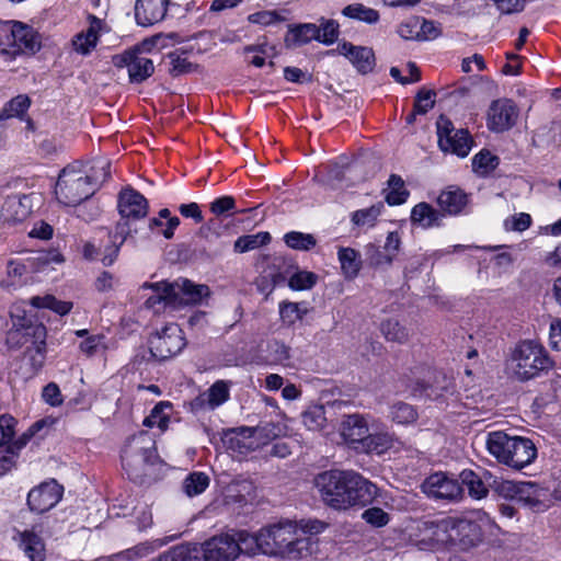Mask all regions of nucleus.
Instances as JSON below:
<instances>
[{"mask_svg": "<svg viewBox=\"0 0 561 561\" xmlns=\"http://www.w3.org/2000/svg\"><path fill=\"white\" fill-rule=\"evenodd\" d=\"M514 374L520 381H527L548 371L553 362L546 350L535 341L520 342L513 352Z\"/></svg>", "mask_w": 561, "mask_h": 561, "instance_id": "obj_6", "label": "nucleus"}, {"mask_svg": "<svg viewBox=\"0 0 561 561\" xmlns=\"http://www.w3.org/2000/svg\"><path fill=\"white\" fill-rule=\"evenodd\" d=\"M202 561H236L239 557V548L232 533L213 536L199 547Z\"/></svg>", "mask_w": 561, "mask_h": 561, "instance_id": "obj_10", "label": "nucleus"}, {"mask_svg": "<svg viewBox=\"0 0 561 561\" xmlns=\"http://www.w3.org/2000/svg\"><path fill=\"white\" fill-rule=\"evenodd\" d=\"M471 146L472 138L466 129H458L451 135V138L440 139V149L443 151L455 153L461 158L469 154Z\"/></svg>", "mask_w": 561, "mask_h": 561, "instance_id": "obj_33", "label": "nucleus"}, {"mask_svg": "<svg viewBox=\"0 0 561 561\" xmlns=\"http://www.w3.org/2000/svg\"><path fill=\"white\" fill-rule=\"evenodd\" d=\"M366 255L368 264L374 267L389 266L393 261V254L381 251L380 248L375 244H368L366 247Z\"/></svg>", "mask_w": 561, "mask_h": 561, "instance_id": "obj_58", "label": "nucleus"}, {"mask_svg": "<svg viewBox=\"0 0 561 561\" xmlns=\"http://www.w3.org/2000/svg\"><path fill=\"white\" fill-rule=\"evenodd\" d=\"M267 358L271 364L287 365L290 359V347L284 342L273 340L267 344Z\"/></svg>", "mask_w": 561, "mask_h": 561, "instance_id": "obj_51", "label": "nucleus"}, {"mask_svg": "<svg viewBox=\"0 0 561 561\" xmlns=\"http://www.w3.org/2000/svg\"><path fill=\"white\" fill-rule=\"evenodd\" d=\"M337 257L344 277L346 279H354L362 267L359 253L352 248H340L337 251Z\"/></svg>", "mask_w": 561, "mask_h": 561, "instance_id": "obj_37", "label": "nucleus"}, {"mask_svg": "<svg viewBox=\"0 0 561 561\" xmlns=\"http://www.w3.org/2000/svg\"><path fill=\"white\" fill-rule=\"evenodd\" d=\"M420 18L412 16L398 26V34L407 41H417L420 37Z\"/></svg>", "mask_w": 561, "mask_h": 561, "instance_id": "obj_64", "label": "nucleus"}, {"mask_svg": "<svg viewBox=\"0 0 561 561\" xmlns=\"http://www.w3.org/2000/svg\"><path fill=\"white\" fill-rule=\"evenodd\" d=\"M500 163L499 157L488 150H482L472 159L473 170L480 175H488L496 169Z\"/></svg>", "mask_w": 561, "mask_h": 561, "instance_id": "obj_50", "label": "nucleus"}, {"mask_svg": "<svg viewBox=\"0 0 561 561\" xmlns=\"http://www.w3.org/2000/svg\"><path fill=\"white\" fill-rule=\"evenodd\" d=\"M16 21H0V54L11 55L12 43H14V28Z\"/></svg>", "mask_w": 561, "mask_h": 561, "instance_id": "obj_57", "label": "nucleus"}, {"mask_svg": "<svg viewBox=\"0 0 561 561\" xmlns=\"http://www.w3.org/2000/svg\"><path fill=\"white\" fill-rule=\"evenodd\" d=\"M230 397L229 385L225 380H217L210 388L197 396L192 407L194 410H215L228 401Z\"/></svg>", "mask_w": 561, "mask_h": 561, "instance_id": "obj_24", "label": "nucleus"}, {"mask_svg": "<svg viewBox=\"0 0 561 561\" xmlns=\"http://www.w3.org/2000/svg\"><path fill=\"white\" fill-rule=\"evenodd\" d=\"M314 486L325 505L345 511L369 504L377 492L376 485L353 470H328L316 476Z\"/></svg>", "mask_w": 561, "mask_h": 561, "instance_id": "obj_1", "label": "nucleus"}, {"mask_svg": "<svg viewBox=\"0 0 561 561\" xmlns=\"http://www.w3.org/2000/svg\"><path fill=\"white\" fill-rule=\"evenodd\" d=\"M185 344L182 330L171 324L150 339V354L158 360H165L179 354Z\"/></svg>", "mask_w": 561, "mask_h": 561, "instance_id": "obj_9", "label": "nucleus"}, {"mask_svg": "<svg viewBox=\"0 0 561 561\" xmlns=\"http://www.w3.org/2000/svg\"><path fill=\"white\" fill-rule=\"evenodd\" d=\"M447 523V541L455 548L468 551L482 542L483 530L478 522L468 518H450Z\"/></svg>", "mask_w": 561, "mask_h": 561, "instance_id": "obj_8", "label": "nucleus"}, {"mask_svg": "<svg viewBox=\"0 0 561 561\" xmlns=\"http://www.w3.org/2000/svg\"><path fill=\"white\" fill-rule=\"evenodd\" d=\"M13 540L30 561H45L46 549L43 539L34 530H16Z\"/></svg>", "mask_w": 561, "mask_h": 561, "instance_id": "obj_26", "label": "nucleus"}, {"mask_svg": "<svg viewBox=\"0 0 561 561\" xmlns=\"http://www.w3.org/2000/svg\"><path fill=\"white\" fill-rule=\"evenodd\" d=\"M170 0H136L135 19L138 25L150 26L162 21Z\"/></svg>", "mask_w": 561, "mask_h": 561, "instance_id": "obj_22", "label": "nucleus"}, {"mask_svg": "<svg viewBox=\"0 0 561 561\" xmlns=\"http://www.w3.org/2000/svg\"><path fill=\"white\" fill-rule=\"evenodd\" d=\"M422 491L432 499L456 501L462 496L463 489L458 480L446 473L435 472L427 477L421 485Z\"/></svg>", "mask_w": 561, "mask_h": 561, "instance_id": "obj_11", "label": "nucleus"}, {"mask_svg": "<svg viewBox=\"0 0 561 561\" xmlns=\"http://www.w3.org/2000/svg\"><path fill=\"white\" fill-rule=\"evenodd\" d=\"M164 408H171L169 402H159L153 407L150 414L144 420V425L153 427L157 425L160 430L164 431L168 427L169 417L163 414Z\"/></svg>", "mask_w": 561, "mask_h": 561, "instance_id": "obj_55", "label": "nucleus"}, {"mask_svg": "<svg viewBox=\"0 0 561 561\" xmlns=\"http://www.w3.org/2000/svg\"><path fill=\"white\" fill-rule=\"evenodd\" d=\"M286 18L283 16L278 11L276 10H264V11H257L248 16V21L252 24H259V25H271L277 22L285 21Z\"/></svg>", "mask_w": 561, "mask_h": 561, "instance_id": "obj_61", "label": "nucleus"}, {"mask_svg": "<svg viewBox=\"0 0 561 561\" xmlns=\"http://www.w3.org/2000/svg\"><path fill=\"white\" fill-rule=\"evenodd\" d=\"M335 51L345 56L362 75L371 72L376 65L375 53L370 47L356 46L350 42H343L337 45L336 49H332L328 54L333 55Z\"/></svg>", "mask_w": 561, "mask_h": 561, "instance_id": "obj_17", "label": "nucleus"}, {"mask_svg": "<svg viewBox=\"0 0 561 561\" xmlns=\"http://www.w3.org/2000/svg\"><path fill=\"white\" fill-rule=\"evenodd\" d=\"M285 244L294 250L309 251L317 244V239L311 233L290 231L284 236Z\"/></svg>", "mask_w": 561, "mask_h": 561, "instance_id": "obj_45", "label": "nucleus"}, {"mask_svg": "<svg viewBox=\"0 0 561 561\" xmlns=\"http://www.w3.org/2000/svg\"><path fill=\"white\" fill-rule=\"evenodd\" d=\"M60 499L61 486L55 481L45 482L28 492L27 505L32 512L42 514L53 508Z\"/></svg>", "mask_w": 561, "mask_h": 561, "instance_id": "obj_18", "label": "nucleus"}, {"mask_svg": "<svg viewBox=\"0 0 561 561\" xmlns=\"http://www.w3.org/2000/svg\"><path fill=\"white\" fill-rule=\"evenodd\" d=\"M209 485V477L204 472H192L183 481V491L190 497L203 493Z\"/></svg>", "mask_w": 561, "mask_h": 561, "instance_id": "obj_47", "label": "nucleus"}, {"mask_svg": "<svg viewBox=\"0 0 561 561\" xmlns=\"http://www.w3.org/2000/svg\"><path fill=\"white\" fill-rule=\"evenodd\" d=\"M369 433L368 420L359 413L344 415L341 423V435L345 444L359 453Z\"/></svg>", "mask_w": 561, "mask_h": 561, "instance_id": "obj_15", "label": "nucleus"}, {"mask_svg": "<svg viewBox=\"0 0 561 561\" xmlns=\"http://www.w3.org/2000/svg\"><path fill=\"white\" fill-rule=\"evenodd\" d=\"M117 210L119 220L115 225L116 236H121L122 240L134 239L139 230L138 222L149 211L147 198L131 186L123 187L117 195Z\"/></svg>", "mask_w": 561, "mask_h": 561, "instance_id": "obj_4", "label": "nucleus"}, {"mask_svg": "<svg viewBox=\"0 0 561 561\" xmlns=\"http://www.w3.org/2000/svg\"><path fill=\"white\" fill-rule=\"evenodd\" d=\"M110 238L111 244L105 247L103 256L101 259L103 265L105 266H110L115 262L119 253L121 247L127 241L122 240L121 236H116V228H114L113 232H110Z\"/></svg>", "mask_w": 561, "mask_h": 561, "instance_id": "obj_59", "label": "nucleus"}, {"mask_svg": "<svg viewBox=\"0 0 561 561\" xmlns=\"http://www.w3.org/2000/svg\"><path fill=\"white\" fill-rule=\"evenodd\" d=\"M390 416L398 424H410L416 421L415 409L405 402H397L391 407Z\"/></svg>", "mask_w": 561, "mask_h": 561, "instance_id": "obj_52", "label": "nucleus"}, {"mask_svg": "<svg viewBox=\"0 0 561 561\" xmlns=\"http://www.w3.org/2000/svg\"><path fill=\"white\" fill-rule=\"evenodd\" d=\"M443 214L430 204L419 203L412 208L411 221L424 229L440 226Z\"/></svg>", "mask_w": 561, "mask_h": 561, "instance_id": "obj_32", "label": "nucleus"}, {"mask_svg": "<svg viewBox=\"0 0 561 561\" xmlns=\"http://www.w3.org/2000/svg\"><path fill=\"white\" fill-rule=\"evenodd\" d=\"M393 446V437L387 432L368 433L359 454L381 455Z\"/></svg>", "mask_w": 561, "mask_h": 561, "instance_id": "obj_38", "label": "nucleus"}, {"mask_svg": "<svg viewBox=\"0 0 561 561\" xmlns=\"http://www.w3.org/2000/svg\"><path fill=\"white\" fill-rule=\"evenodd\" d=\"M320 24L319 27V39L318 42L325 44V45H332L335 43L340 35V25L335 20H328L324 18H321L319 20Z\"/></svg>", "mask_w": 561, "mask_h": 561, "instance_id": "obj_53", "label": "nucleus"}, {"mask_svg": "<svg viewBox=\"0 0 561 561\" xmlns=\"http://www.w3.org/2000/svg\"><path fill=\"white\" fill-rule=\"evenodd\" d=\"M485 445L500 462L516 470L531 463L537 456V449L529 438L511 437L501 431L489 433Z\"/></svg>", "mask_w": 561, "mask_h": 561, "instance_id": "obj_3", "label": "nucleus"}, {"mask_svg": "<svg viewBox=\"0 0 561 561\" xmlns=\"http://www.w3.org/2000/svg\"><path fill=\"white\" fill-rule=\"evenodd\" d=\"M437 203L444 213L458 215L467 205L468 197L460 188L449 186L439 194Z\"/></svg>", "mask_w": 561, "mask_h": 561, "instance_id": "obj_30", "label": "nucleus"}, {"mask_svg": "<svg viewBox=\"0 0 561 561\" xmlns=\"http://www.w3.org/2000/svg\"><path fill=\"white\" fill-rule=\"evenodd\" d=\"M461 486L468 489L469 495L473 499L480 500L488 495L489 489L485 480L492 478L489 471L482 470L481 473L470 469H465L460 472Z\"/></svg>", "mask_w": 561, "mask_h": 561, "instance_id": "obj_28", "label": "nucleus"}, {"mask_svg": "<svg viewBox=\"0 0 561 561\" xmlns=\"http://www.w3.org/2000/svg\"><path fill=\"white\" fill-rule=\"evenodd\" d=\"M10 318L12 321V331L9 333V340H16V344H23L30 339H33V330H35L36 327L46 328L21 306L11 307Z\"/></svg>", "mask_w": 561, "mask_h": 561, "instance_id": "obj_16", "label": "nucleus"}, {"mask_svg": "<svg viewBox=\"0 0 561 561\" xmlns=\"http://www.w3.org/2000/svg\"><path fill=\"white\" fill-rule=\"evenodd\" d=\"M169 58L171 60L170 75L173 77L190 73L196 68V65L188 61L186 57H183L176 53L169 54Z\"/></svg>", "mask_w": 561, "mask_h": 561, "instance_id": "obj_62", "label": "nucleus"}, {"mask_svg": "<svg viewBox=\"0 0 561 561\" xmlns=\"http://www.w3.org/2000/svg\"><path fill=\"white\" fill-rule=\"evenodd\" d=\"M317 280L318 275L313 272L298 271L290 276L288 286L294 290H307L311 289Z\"/></svg>", "mask_w": 561, "mask_h": 561, "instance_id": "obj_54", "label": "nucleus"}, {"mask_svg": "<svg viewBox=\"0 0 561 561\" xmlns=\"http://www.w3.org/2000/svg\"><path fill=\"white\" fill-rule=\"evenodd\" d=\"M173 291L174 309L188 305H198L210 291L207 285H197L186 278H180L171 283Z\"/></svg>", "mask_w": 561, "mask_h": 561, "instance_id": "obj_19", "label": "nucleus"}, {"mask_svg": "<svg viewBox=\"0 0 561 561\" xmlns=\"http://www.w3.org/2000/svg\"><path fill=\"white\" fill-rule=\"evenodd\" d=\"M342 14L346 18L357 20L367 24H376L379 19V12L373 8H368L363 3H352L342 10Z\"/></svg>", "mask_w": 561, "mask_h": 561, "instance_id": "obj_40", "label": "nucleus"}, {"mask_svg": "<svg viewBox=\"0 0 561 561\" xmlns=\"http://www.w3.org/2000/svg\"><path fill=\"white\" fill-rule=\"evenodd\" d=\"M34 199H38V196L34 193L12 194L2 204L1 216L5 221L21 222L33 211Z\"/></svg>", "mask_w": 561, "mask_h": 561, "instance_id": "obj_20", "label": "nucleus"}, {"mask_svg": "<svg viewBox=\"0 0 561 561\" xmlns=\"http://www.w3.org/2000/svg\"><path fill=\"white\" fill-rule=\"evenodd\" d=\"M383 208V203L378 202L368 208L358 209L352 214V222L356 226L374 227Z\"/></svg>", "mask_w": 561, "mask_h": 561, "instance_id": "obj_44", "label": "nucleus"}, {"mask_svg": "<svg viewBox=\"0 0 561 561\" xmlns=\"http://www.w3.org/2000/svg\"><path fill=\"white\" fill-rule=\"evenodd\" d=\"M157 561H202L201 549L196 543H180L162 552Z\"/></svg>", "mask_w": 561, "mask_h": 561, "instance_id": "obj_31", "label": "nucleus"}, {"mask_svg": "<svg viewBox=\"0 0 561 561\" xmlns=\"http://www.w3.org/2000/svg\"><path fill=\"white\" fill-rule=\"evenodd\" d=\"M390 191L386 195V202L389 205H401L409 197V192L404 188V182L400 175L391 174L388 180Z\"/></svg>", "mask_w": 561, "mask_h": 561, "instance_id": "obj_46", "label": "nucleus"}, {"mask_svg": "<svg viewBox=\"0 0 561 561\" xmlns=\"http://www.w3.org/2000/svg\"><path fill=\"white\" fill-rule=\"evenodd\" d=\"M15 425L16 421L13 416L9 414L0 416V447L7 448V446L15 443V440H13Z\"/></svg>", "mask_w": 561, "mask_h": 561, "instance_id": "obj_56", "label": "nucleus"}, {"mask_svg": "<svg viewBox=\"0 0 561 561\" xmlns=\"http://www.w3.org/2000/svg\"><path fill=\"white\" fill-rule=\"evenodd\" d=\"M436 96V92L433 90L421 89L416 95L414 101L415 113L420 115L426 114L431 108L435 105L434 98Z\"/></svg>", "mask_w": 561, "mask_h": 561, "instance_id": "obj_63", "label": "nucleus"}, {"mask_svg": "<svg viewBox=\"0 0 561 561\" xmlns=\"http://www.w3.org/2000/svg\"><path fill=\"white\" fill-rule=\"evenodd\" d=\"M121 458L127 472L141 471L145 466L153 465L158 458L156 442L147 432L142 431L128 438Z\"/></svg>", "mask_w": 561, "mask_h": 561, "instance_id": "obj_7", "label": "nucleus"}, {"mask_svg": "<svg viewBox=\"0 0 561 561\" xmlns=\"http://www.w3.org/2000/svg\"><path fill=\"white\" fill-rule=\"evenodd\" d=\"M30 304L35 308H46L53 310L60 316L69 313L72 308V302L58 300L51 295H46L44 297H32L30 299Z\"/></svg>", "mask_w": 561, "mask_h": 561, "instance_id": "obj_43", "label": "nucleus"}, {"mask_svg": "<svg viewBox=\"0 0 561 561\" xmlns=\"http://www.w3.org/2000/svg\"><path fill=\"white\" fill-rule=\"evenodd\" d=\"M221 442L224 447L236 456H245L261 445V442L255 439L254 428L249 426L226 430Z\"/></svg>", "mask_w": 561, "mask_h": 561, "instance_id": "obj_13", "label": "nucleus"}, {"mask_svg": "<svg viewBox=\"0 0 561 561\" xmlns=\"http://www.w3.org/2000/svg\"><path fill=\"white\" fill-rule=\"evenodd\" d=\"M362 519L375 528H380L390 522V516L382 508L373 506L362 513Z\"/></svg>", "mask_w": 561, "mask_h": 561, "instance_id": "obj_60", "label": "nucleus"}, {"mask_svg": "<svg viewBox=\"0 0 561 561\" xmlns=\"http://www.w3.org/2000/svg\"><path fill=\"white\" fill-rule=\"evenodd\" d=\"M304 425L310 431H320L324 427L327 417L323 405L309 407L301 414Z\"/></svg>", "mask_w": 561, "mask_h": 561, "instance_id": "obj_49", "label": "nucleus"}, {"mask_svg": "<svg viewBox=\"0 0 561 561\" xmlns=\"http://www.w3.org/2000/svg\"><path fill=\"white\" fill-rule=\"evenodd\" d=\"M31 105V100L27 95L20 94L5 103L0 112V121H5L12 117H22Z\"/></svg>", "mask_w": 561, "mask_h": 561, "instance_id": "obj_42", "label": "nucleus"}, {"mask_svg": "<svg viewBox=\"0 0 561 561\" xmlns=\"http://www.w3.org/2000/svg\"><path fill=\"white\" fill-rule=\"evenodd\" d=\"M308 309L304 302L282 301L279 304V317L283 324L287 327L294 325L297 321L302 320Z\"/></svg>", "mask_w": 561, "mask_h": 561, "instance_id": "obj_41", "label": "nucleus"}, {"mask_svg": "<svg viewBox=\"0 0 561 561\" xmlns=\"http://www.w3.org/2000/svg\"><path fill=\"white\" fill-rule=\"evenodd\" d=\"M319 39V27L313 23H302L297 25H290L285 36L286 47L302 46L311 41Z\"/></svg>", "mask_w": 561, "mask_h": 561, "instance_id": "obj_29", "label": "nucleus"}, {"mask_svg": "<svg viewBox=\"0 0 561 561\" xmlns=\"http://www.w3.org/2000/svg\"><path fill=\"white\" fill-rule=\"evenodd\" d=\"M154 71L153 61L142 55L139 48H136L133 60L129 65L128 76L131 83H141L152 76Z\"/></svg>", "mask_w": 561, "mask_h": 561, "instance_id": "obj_35", "label": "nucleus"}, {"mask_svg": "<svg viewBox=\"0 0 561 561\" xmlns=\"http://www.w3.org/2000/svg\"><path fill=\"white\" fill-rule=\"evenodd\" d=\"M271 240L272 237L267 231H260L253 234H243L234 241L233 251L236 253L253 251L268 244Z\"/></svg>", "mask_w": 561, "mask_h": 561, "instance_id": "obj_39", "label": "nucleus"}, {"mask_svg": "<svg viewBox=\"0 0 561 561\" xmlns=\"http://www.w3.org/2000/svg\"><path fill=\"white\" fill-rule=\"evenodd\" d=\"M232 537L239 548V556L242 553L253 556L257 552L265 554V543L261 540L262 530L257 535H252L247 530H237L232 533Z\"/></svg>", "mask_w": 561, "mask_h": 561, "instance_id": "obj_34", "label": "nucleus"}, {"mask_svg": "<svg viewBox=\"0 0 561 561\" xmlns=\"http://www.w3.org/2000/svg\"><path fill=\"white\" fill-rule=\"evenodd\" d=\"M142 289H151L152 294L146 299L145 307L156 313L163 311L167 307L174 309V296L172 285L168 282L144 283Z\"/></svg>", "mask_w": 561, "mask_h": 561, "instance_id": "obj_23", "label": "nucleus"}, {"mask_svg": "<svg viewBox=\"0 0 561 561\" xmlns=\"http://www.w3.org/2000/svg\"><path fill=\"white\" fill-rule=\"evenodd\" d=\"M447 520H420L413 540L420 550H434L447 542Z\"/></svg>", "mask_w": 561, "mask_h": 561, "instance_id": "obj_12", "label": "nucleus"}, {"mask_svg": "<svg viewBox=\"0 0 561 561\" xmlns=\"http://www.w3.org/2000/svg\"><path fill=\"white\" fill-rule=\"evenodd\" d=\"M96 180V176H84L75 165H67L61 170L56 182V197L65 206H78L95 194Z\"/></svg>", "mask_w": 561, "mask_h": 561, "instance_id": "obj_5", "label": "nucleus"}, {"mask_svg": "<svg viewBox=\"0 0 561 561\" xmlns=\"http://www.w3.org/2000/svg\"><path fill=\"white\" fill-rule=\"evenodd\" d=\"M517 116L518 111L513 101L495 100L488 111V128L495 133L507 130L514 126Z\"/></svg>", "mask_w": 561, "mask_h": 561, "instance_id": "obj_14", "label": "nucleus"}, {"mask_svg": "<svg viewBox=\"0 0 561 561\" xmlns=\"http://www.w3.org/2000/svg\"><path fill=\"white\" fill-rule=\"evenodd\" d=\"M387 341L405 343L409 339V331L396 319H388L381 323L380 328Z\"/></svg>", "mask_w": 561, "mask_h": 561, "instance_id": "obj_48", "label": "nucleus"}, {"mask_svg": "<svg viewBox=\"0 0 561 561\" xmlns=\"http://www.w3.org/2000/svg\"><path fill=\"white\" fill-rule=\"evenodd\" d=\"M14 43H12L11 57L21 54L34 55L41 49L39 34L30 25L15 22Z\"/></svg>", "mask_w": 561, "mask_h": 561, "instance_id": "obj_21", "label": "nucleus"}, {"mask_svg": "<svg viewBox=\"0 0 561 561\" xmlns=\"http://www.w3.org/2000/svg\"><path fill=\"white\" fill-rule=\"evenodd\" d=\"M46 337V328L36 327L35 330H33V339L28 340L32 342V346L26 348L25 356L28 357L34 374L38 373L45 364Z\"/></svg>", "mask_w": 561, "mask_h": 561, "instance_id": "obj_27", "label": "nucleus"}, {"mask_svg": "<svg viewBox=\"0 0 561 561\" xmlns=\"http://www.w3.org/2000/svg\"><path fill=\"white\" fill-rule=\"evenodd\" d=\"M546 496V490L536 482L520 481L515 503L522 504L534 512H542L548 507L545 501Z\"/></svg>", "mask_w": 561, "mask_h": 561, "instance_id": "obj_25", "label": "nucleus"}, {"mask_svg": "<svg viewBox=\"0 0 561 561\" xmlns=\"http://www.w3.org/2000/svg\"><path fill=\"white\" fill-rule=\"evenodd\" d=\"M178 536L174 535L168 536L162 539H156L153 541L140 542L129 549L124 550L117 557L126 560L141 559L151 554L156 549L163 547L164 545L169 543L170 541H173Z\"/></svg>", "mask_w": 561, "mask_h": 561, "instance_id": "obj_36", "label": "nucleus"}, {"mask_svg": "<svg viewBox=\"0 0 561 561\" xmlns=\"http://www.w3.org/2000/svg\"><path fill=\"white\" fill-rule=\"evenodd\" d=\"M261 540L265 543V554L297 560L312 552V537L305 536L290 520L262 529Z\"/></svg>", "mask_w": 561, "mask_h": 561, "instance_id": "obj_2", "label": "nucleus"}]
</instances>
